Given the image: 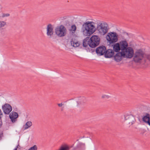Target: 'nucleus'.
I'll return each instance as SVG.
<instances>
[{
	"instance_id": "f257e3e1",
	"label": "nucleus",
	"mask_w": 150,
	"mask_h": 150,
	"mask_svg": "<svg viewBox=\"0 0 150 150\" xmlns=\"http://www.w3.org/2000/svg\"><path fill=\"white\" fill-rule=\"evenodd\" d=\"M96 29L99 34L104 35L108 31V25L105 22H101L98 24L96 28L95 22L91 21H87L83 24L81 32L84 35L89 36L94 33Z\"/></svg>"
},
{
	"instance_id": "f03ea898",
	"label": "nucleus",
	"mask_w": 150,
	"mask_h": 150,
	"mask_svg": "<svg viewBox=\"0 0 150 150\" xmlns=\"http://www.w3.org/2000/svg\"><path fill=\"white\" fill-rule=\"evenodd\" d=\"M124 58L131 59L133 57V61L135 63L140 62L143 59L145 52V48H141L137 49L134 52L133 49L131 47L121 51Z\"/></svg>"
},
{
	"instance_id": "7ed1b4c3",
	"label": "nucleus",
	"mask_w": 150,
	"mask_h": 150,
	"mask_svg": "<svg viewBox=\"0 0 150 150\" xmlns=\"http://www.w3.org/2000/svg\"><path fill=\"white\" fill-rule=\"evenodd\" d=\"M128 43L126 40H121L119 43H117L113 46V49L115 52L122 51L128 47Z\"/></svg>"
},
{
	"instance_id": "20e7f679",
	"label": "nucleus",
	"mask_w": 150,
	"mask_h": 150,
	"mask_svg": "<svg viewBox=\"0 0 150 150\" xmlns=\"http://www.w3.org/2000/svg\"><path fill=\"white\" fill-rule=\"evenodd\" d=\"M105 38L108 43L111 44L117 42L118 40L117 34L114 32H110L106 35Z\"/></svg>"
},
{
	"instance_id": "39448f33",
	"label": "nucleus",
	"mask_w": 150,
	"mask_h": 150,
	"mask_svg": "<svg viewBox=\"0 0 150 150\" xmlns=\"http://www.w3.org/2000/svg\"><path fill=\"white\" fill-rule=\"evenodd\" d=\"M100 40V38L98 35H93L89 40L88 45L91 47L94 48L99 45Z\"/></svg>"
},
{
	"instance_id": "423d86ee",
	"label": "nucleus",
	"mask_w": 150,
	"mask_h": 150,
	"mask_svg": "<svg viewBox=\"0 0 150 150\" xmlns=\"http://www.w3.org/2000/svg\"><path fill=\"white\" fill-rule=\"evenodd\" d=\"M55 31L56 35L60 37L64 36L67 33L66 28L62 25H61L56 28Z\"/></svg>"
},
{
	"instance_id": "0eeeda50",
	"label": "nucleus",
	"mask_w": 150,
	"mask_h": 150,
	"mask_svg": "<svg viewBox=\"0 0 150 150\" xmlns=\"http://www.w3.org/2000/svg\"><path fill=\"white\" fill-rule=\"evenodd\" d=\"M124 117L127 123L130 125H132L135 122L134 117L132 115L126 114L124 115Z\"/></svg>"
},
{
	"instance_id": "6e6552de",
	"label": "nucleus",
	"mask_w": 150,
	"mask_h": 150,
	"mask_svg": "<svg viewBox=\"0 0 150 150\" xmlns=\"http://www.w3.org/2000/svg\"><path fill=\"white\" fill-rule=\"evenodd\" d=\"M2 109L6 114H8L12 110L11 106L9 104L6 103L2 106Z\"/></svg>"
},
{
	"instance_id": "1a4fd4ad",
	"label": "nucleus",
	"mask_w": 150,
	"mask_h": 150,
	"mask_svg": "<svg viewBox=\"0 0 150 150\" xmlns=\"http://www.w3.org/2000/svg\"><path fill=\"white\" fill-rule=\"evenodd\" d=\"M47 35L49 38H51L54 34V28L50 24H48L47 27Z\"/></svg>"
},
{
	"instance_id": "9d476101",
	"label": "nucleus",
	"mask_w": 150,
	"mask_h": 150,
	"mask_svg": "<svg viewBox=\"0 0 150 150\" xmlns=\"http://www.w3.org/2000/svg\"><path fill=\"white\" fill-rule=\"evenodd\" d=\"M18 116V113L15 112H11L9 115V118L13 123H15L17 121Z\"/></svg>"
},
{
	"instance_id": "9b49d317",
	"label": "nucleus",
	"mask_w": 150,
	"mask_h": 150,
	"mask_svg": "<svg viewBox=\"0 0 150 150\" xmlns=\"http://www.w3.org/2000/svg\"><path fill=\"white\" fill-rule=\"evenodd\" d=\"M114 56V60L117 62H120L124 58L121 51H119Z\"/></svg>"
},
{
	"instance_id": "f8f14e48",
	"label": "nucleus",
	"mask_w": 150,
	"mask_h": 150,
	"mask_svg": "<svg viewBox=\"0 0 150 150\" xmlns=\"http://www.w3.org/2000/svg\"><path fill=\"white\" fill-rule=\"evenodd\" d=\"M106 48L104 46H102L98 47L96 50V52L99 55H103L105 52Z\"/></svg>"
},
{
	"instance_id": "ddd939ff",
	"label": "nucleus",
	"mask_w": 150,
	"mask_h": 150,
	"mask_svg": "<svg viewBox=\"0 0 150 150\" xmlns=\"http://www.w3.org/2000/svg\"><path fill=\"white\" fill-rule=\"evenodd\" d=\"M114 50L111 49L107 50L105 52V56L106 58H110L112 57L114 54Z\"/></svg>"
},
{
	"instance_id": "4468645a",
	"label": "nucleus",
	"mask_w": 150,
	"mask_h": 150,
	"mask_svg": "<svg viewBox=\"0 0 150 150\" xmlns=\"http://www.w3.org/2000/svg\"><path fill=\"white\" fill-rule=\"evenodd\" d=\"M143 121L150 126V115L147 113L143 118Z\"/></svg>"
},
{
	"instance_id": "2eb2a0df",
	"label": "nucleus",
	"mask_w": 150,
	"mask_h": 150,
	"mask_svg": "<svg viewBox=\"0 0 150 150\" xmlns=\"http://www.w3.org/2000/svg\"><path fill=\"white\" fill-rule=\"evenodd\" d=\"M32 125V123L31 121H28L23 126V128L24 130L27 129L30 127Z\"/></svg>"
},
{
	"instance_id": "dca6fc26",
	"label": "nucleus",
	"mask_w": 150,
	"mask_h": 150,
	"mask_svg": "<svg viewBox=\"0 0 150 150\" xmlns=\"http://www.w3.org/2000/svg\"><path fill=\"white\" fill-rule=\"evenodd\" d=\"M146 51L145 50V52L144 55V57L143 60L140 62H137V63H142L146 62V59H147L149 61H150V54H146Z\"/></svg>"
},
{
	"instance_id": "f3484780",
	"label": "nucleus",
	"mask_w": 150,
	"mask_h": 150,
	"mask_svg": "<svg viewBox=\"0 0 150 150\" xmlns=\"http://www.w3.org/2000/svg\"><path fill=\"white\" fill-rule=\"evenodd\" d=\"M141 110L143 112H150V107L145 105H142L141 107Z\"/></svg>"
},
{
	"instance_id": "a211bd4d",
	"label": "nucleus",
	"mask_w": 150,
	"mask_h": 150,
	"mask_svg": "<svg viewBox=\"0 0 150 150\" xmlns=\"http://www.w3.org/2000/svg\"><path fill=\"white\" fill-rule=\"evenodd\" d=\"M86 100L85 98L84 97H82L81 98H80L78 99V100L77 101V103L78 105H82L83 103H86Z\"/></svg>"
},
{
	"instance_id": "6ab92c4d",
	"label": "nucleus",
	"mask_w": 150,
	"mask_h": 150,
	"mask_svg": "<svg viewBox=\"0 0 150 150\" xmlns=\"http://www.w3.org/2000/svg\"><path fill=\"white\" fill-rule=\"evenodd\" d=\"M69 146L66 144L62 145L58 150H69Z\"/></svg>"
},
{
	"instance_id": "aec40b11",
	"label": "nucleus",
	"mask_w": 150,
	"mask_h": 150,
	"mask_svg": "<svg viewBox=\"0 0 150 150\" xmlns=\"http://www.w3.org/2000/svg\"><path fill=\"white\" fill-rule=\"evenodd\" d=\"M71 45L74 47H77L79 45V43L78 42L75 40L71 41Z\"/></svg>"
},
{
	"instance_id": "412c9836",
	"label": "nucleus",
	"mask_w": 150,
	"mask_h": 150,
	"mask_svg": "<svg viewBox=\"0 0 150 150\" xmlns=\"http://www.w3.org/2000/svg\"><path fill=\"white\" fill-rule=\"evenodd\" d=\"M76 26L74 24L71 26L70 28L69 29V30L72 33H74L76 31Z\"/></svg>"
},
{
	"instance_id": "4be33fe9",
	"label": "nucleus",
	"mask_w": 150,
	"mask_h": 150,
	"mask_svg": "<svg viewBox=\"0 0 150 150\" xmlns=\"http://www.w3.org/2000/svg\"><path fill=\"white\" fill-rule=\"evenodd\" d=\"M111 98L110 94H103L101 96V98L102 99H108Z\"/></svg>"
},
{
	"instance_id": "5701e85b",
	"label": "nucleus",
	"mask_w": 150,
	"mask_h": 150,
	"mask_svg": "<svg viewBox=\"0 0 150 150\" xmlns=\"http://www.w3.org/2000/svg\"><path fill=\"white\" fill-rule=\"evenodd\" d=\"M6 24V23L5 21H0V28L4 27Z\"/></svg>"
},
{
	"instance_id": "b1692460",
	"label": "nucleus",
	"mask_w": 150,
	"mask_h": 150,
	"mask_svg": "<svg viewBox=\"0 0 150 150\" xmlns=\"http://www.w3.org/2000/svg\"><path fill=\"white\" fill-rule=\"evenodd\" d=\"M38 147L36 145H34L33 146L30 147L28 150H37Z\"/></svg>"
},
{
	"instance_id": "393cba45",
	"label": "nucleus",
	"mask_w": 150,
	"mask_h": 150,
	"mask_svg": "<svg viewBox=\"0 0 150 150\" xmlns=\"http://www.w3.org/2000/svg\"><path fill=\"white\" fill-rule=\"evenodd\" d=\"M10 15L8 13H3L2 14L1 17L2 18L5 17H8L10 16Z\"/></svg>"
},
{
	"instance_id": "a878e982",
	"label": "nucleus",
	"mask_w": 150,
	"mask_h": 150,
	"mask_svg": "<svg viewBox=\"0 0 150 150\" xmlns=\"http://www.w3.org/2000/svg\"><path fill=\"white\" fill-rule=\"evenodd\" d=\"M88 42L86 40H84L83 42V46L84 47H86L87 46L88 44Z\"/></svg>"
},
{
	"instance_id": "bb28decb",
	"label": "nucleus",
	"mask_w": 150,
	"mask_h": 150,
	"mask_svg": "<svg viewBox=\"0 0 150 150\" xmlns=\"http://www.w3.org/2000/svg\"><path fill=\"white\" fill-rule=\"evenodd\" d=\"M3 116V113L2 112L1 110L0 109V119Z\"/></svg>"
},
{
	"instance_id": "cd10ccee",
	"label": "nucleus",
	"mask_w": 150,
	"mask_h": 150,
	"mask_svg": "<svg viewBox=\"0 0 150 150\" xmlns=\"http://www.w3.org/2000/svg\"><path fill=\"white\" fill-rule=\"evenodd\" d=\"M58 105L59 107H60L62 106L63 105V104H62V103H59V104H58Z\"/></svg>"
},
{
	"instance_id": "c85d7f7f",
	"label": "nucleus",
	"mask_w": 150,
	"mask_h": 150,
	"mask_svg": "<svg viewBox=\"0 0 150 150\" xmlns=\"http://www.w3.org/2000/svg\"><path fill=\"white\" fill-rule=\"evenodd\" d=\"M17 147L16 148L13 150H17Z\"/></svg>"
}]
</instances>
